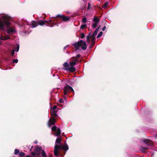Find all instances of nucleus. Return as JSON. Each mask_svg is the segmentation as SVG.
<instances>
[{"label":"nucleus","instance_id":"obj_24","mask_svg":"<svg viewBox=\"0 0 157 157\" xmlns=\"http://www.w3.org/2000/svg\"><path fill=\"white\" fill-rule=\"evenodd\" d=\"M42 157H47L46 156V154L44 151H42Z\"/></svg>","mask_w":157,"mask_h":157},{"label":"nucleus","instance_id":"obj_1","mask_svg":"<svg viewBox=\"0 0 157 157\" xmlns=\"http://www.w3.org/2000/svg\"><path fill=\"white\" fill-rule=\"evenodd\" d=\"M10 17L6 14H0V40H6L9 38L8 35L4 36L3 34H6L4 32L5 28H7V32L8 33L14 32L15 29L13 27H10V24L8 20Z\"/></svg>","mask_w":157,"mask_h":157},{"label":"nucleus","instance_id":"obj_19","mask_svg":"<svg viewBox=\"0 0 157 157\" xmlns=\"http://www.w3.org/2000/svg\"><path fill=\"white\" fill-rule=\"evenodd\" d=\"M86 24L85 23H84V24H83L81 25L80 27V28H81V29H83L84 28L86 27Z\"/></svg>","mask_w":157,"mask_h":157},{"label":"nucleus","instance_id":"obj_4","mask_svg":"<svg viewBox=\"0 0 157 157\" xmlns=\"http://www.w3.org/2000/svg\"><path fill=\"white\" fill-rule=\"evenodd\" d=\"M100 27V26H99L97 29L95 30L93 34L90 36V33L87 36V41H88L89 42H90V39L91 38L92 43L93 44H94V40L95 39V36L97 34Z\"/></svg>","mask_w":157,"mask_h":157},{"label":"nucleus","instance_id":"obj_21","mask_svg":"<svg viewBox=\"0 0 157 157\" xmlns=\"http://www.w3.org/2000/svg\"><path fill=\"white\" fill-rule=\"evenodd\" d=\"M98 23H94L92 25V26L93 27V28H95L98 24Z\"/></svg>","mask_w":157,"mask_h":157},{"label":"nucleus","instance_id":"obj_25","mask_svg":"<svg viewBox=\"0 0 157 157\" xmlns=\"http://www.w3.org/2000/svg\"><path fill=\"white\" fill-rule=\"evenodd\" d=\"M102 33H103L102 32H100V33L98 34V35L97 38H98L101 37L102 35Z\"/></svg>","mask_w":157,"mask_h":157},{"label":"nucleus","instance_id":"obj_29","mask_svg":"<svg viewBox=\"0 0 157 157\" xmlns=\"http://www.w3.org/2000/svg\"><path fill=\"white\" fill-rule=\"evenodd\" d=\"M85 35L83 33H82L80 35V37L81 38H83L84 37Z\"/></svg>","mask_w":157,"mask_h":157},{"label":"nucleus","instance_id":"obj_12","mask_svg":"<svg viewBox=\"0 0 157 157\" xmlns=\"http://www.w3.org/2000/svg\"><path fill=\"white\" fill-rule=\"evenodd\" d=\"M144 143L146 144L149 146H152V144L151 140H144Z\"/></svg>","mask_w":157,"mask_h":157},{"label":"nucleus","instance_id":"obj_9","mask_svg":"<svg viewBox=\"0 0 157 157\" xmlns=\"http://www.w3.org/2000/svg\"><path fill=\"white\" fill-rule=\"evenodd\" d=\"M55 117H52L48 121V125L49 127H50L51 125L54 124L55 121Z\"/></svg>","mask_w":157,"mask_h":157},{"label":"nucleus","instance_id":"obj_6","mask_svg":"<svg viewBox=\"0 0 157 157\" xmlns=\"http://www.w3.org/2000/svg\"><path fill=\"white\" fill-rule=\"evenodd\" d=\"M63 66L64 67L65 70L70 71L71 72H74L76 70L72 67H71L70 64L69 65L67 63L65 62L63 64Z\"/></svg>","mask_w":157,"mask_h":157},{"label":"nucleus","instance_id":"obj_7","mask_svg":"<svg viewBox=\"0 0 157 157\" xmlns=\"http://www.w3.org/2000/svg\"><path fill=\"white\" fill-rule=\"evenodd\" d=\"M73 88L68 85H66L64 88V94L66 95L71 91H73Z\"/></svg>","mask_w":157,"mask_h":157},{"label":"nucleus","instance_id":"obj_39","mask_svg":"<svg viewBox=\"0 0 157 157\" xmlns=\"http://www.w3.org/2000/svg\"><path fill=\"white\" fill-rule=\"evenodd\" d=\"M50 157H52V156L51 155H50Z\"/></svg>","mask_w":157,"mask_h":157},{"label":"nucleus","instance_id":"obj_16","mask_svg":"<svg viewBox=\"0 0 157 157\" xmlns=\"http://www.w3.org/2000/svg\"><path fill=\"white\" fill-rule=\"evenodd\" d=\"M61 134V131L59 128H58L56 132V134H55V136H59Z\"/></svg>","mask_w":157,"mask_h":157},{"label":"nucleus","instance_id":"obj_8","mask_svg":"<svg viewBox=\"0 0 157 157\" xmlns=\"http://www.w3.org/2000/svg\"><path fill=\"white\" fill-rule=\"evenodd\" d=\"M52 22L51 20H49V21H43V20H40L37 22L38 25H44L45 23H48V24H50Z\"/></svg>","mask_w":157,"mask_h":157},{"label":"nucleus","instance_id":"obj_32","mask_svg":"<svg viewBox=\"0 0 157 157\" xmlns=\"http://www.w3.org/2000/svg\"><path fill=\"white\" fill-rule=\"evenodd\" d=\"M91 7V5L90 3H89L88 5V7L87 9H89Z\"/></svg>","mask_w":157,"mask_h":157},{"label":"nucleus","instance_id":"obj_30","mask_svg":"<svg viewBox=\"0 0 157 157\" xmlns=\"http://www.w3.org/2000/svg\"><path fill=\"white\" fill-rule=\"evenodd\" d=\"M59 101L60 103H63V101L62 99H59Z\"/></svg>","mask_w":157,"mask_h":157},{"label":"nucleus","instance_id":"obj_28","mask_svg":"<svg viewBox=\"0 0 157 157\" xmlns=\"http://www.w3.org/2000/svg\"><path fill=\"white\" fill-rule=\"evenodd\" d=\"M18 61V59H14L13 60V63H17Z\"/></svg>","mask_w":157,"mask_h":157},{"label":"nucleus","instance_id":"obj_26","mask_svg":"<svg viewBox=\"0 0 157 157\" xmlns=\"http://www.w3.org/2000/svg\"><path fill=\"white\" fill-rule=\"evenodd\" d=\"M56 126L53 127L52 128V130L53 131H55L56 130Z\"/></svg>","mask_w":157,"mask_h":157},{"label":"nucleus","instance_id":"obj_20","mask_svg":"<svg viewBox=\"0 0 157 157\" xmlns=\"http://www.w3.org/2000/svg\"><path fill=\"white\" fill-rule=\"evenodd\" d=\"M19 152V150L17 149H15L14 150V154L15 155H17V154H18Z\"/></svg>","mask_w":157,"mask_h":157},{"label":"nucleus","instance_id":"obj_10","mask_svg":"<svg viewBox=\"0 0 157 157\" xmlns=\"http://www.w3.org/2000/svg\"><path fill=\"white\" fill-rule=\"evenodd\" d=\"M57 17L62 18L63 20L64 21H66L69 20L70 17H65L63 15H58L56 16Z\"/></svg>","mask_w":157,"mask_h":157},{"label":"nucleus","instance_id":"obj_11","mask_svg":"<svg viewBox=\"0 0 157 157\" xmlns=\"http://www.w3.org/2000/svg\"><path fill=\"white\" fill-rule=\"evenodd\" d=\"M57 111L56 110L51 109V113L52 116L56 117L57 116Z\"/></svg>","mask_w":157,"mask_h":157},{"label":"nucleus","instance_id":"obj_2","mask_svg":"<svg viewBox=\"0 0 157 157\" xmlns=\"http://www.w3.org/2000/svg\"><path fill=\"white\" fill-rule=\"evenodd\" d=\"M61 141V138H57L56 141V145L55 146L54 152V155L56 156H58L60 155V154L59 152V150L62 149L65 151H67L68 149V147L66 144L60 145H58V144L60 143Z\"/></svg>","mask_w":157,"mask_h":157},{"label":"nucleus","instance_id":"obj_5","mask_svg":"<svg viewBox=\"0 0 157 157\" xmlns=\"http://www.w3.org/2000/svg\"><path fill=\"white\" fill-rule=\"evenodd\" d=\"M35 152H32V155L33 156H37L38 157H40L41 155H42V151H44L42 150L41 147H36L35 149Z\"/></svg>","mask_w":157,"mask_h":157},{"label":"nucleus","instance_id":"obj_17","mask_svg":"<svg viewBox=\"0 0 157 157\" xmlns=\"http://www.w3.org/2000/svg\"><path fill=\"white\" fill-rule=\"evenodd\" d=\"M147 149H148V148L147 147H141V150L143 152H145L146 150Z\"/></svg>","mask_w":157,"mask_h":157},{"label":"nucleus","instance_id":"obj_15","mask_svg":"<svg viewBox=\"0 0 157 157\" xmlns=\"http://www.w3.org/2000/svg\"><path fill=\"white\" fill-rule=\"evenodd\" d=\"M78 61V60L77 59H75V60L74 62H70V64L71 67H73L75 69V68L74 67V66L75 65L76 63V61Z\"/></svg>","mask_w":157,"mask_h":157},{"label":"nucleus","instance_id":"obj_33","mask_svg":"<svg viewBox=\"0 0 157 157\" xmlns=\"http://www.w3.org/2000/svg\"><path fill=\"white\" fill-rule=\"evenodd\" d=\"M106 29V26H104L102 29V30L103 31H104L105 30V29Z\"/></svg>","mask_w":157,"mask_h":157},{"label":"nucleus","instance_id":"obj_37","mask_svg":"<svg viewBox=\"0 0 157 157\" xmlns=\"http://www.w3.org/2000/svg\"><path fill=\"white\" fill-rule=\"evenodd\" d=\"M33 146H32L31 148V149L30 150V151H31V150L33 148Z\"/></svg>","mask_w":157,"mask_h":157},{"label":"nucleus","instance_id":"obj_34","mask_svg":"<svg viewBox=\"0 0 157 157\" xmlns=\"http://www.w3.org/2000/svg\"><path fill=\"white\" fill-rule=\"evenodd\" d=\"M80 57V55H77L76 56V57L79 58Z\"/></svg>","mask_w":157,"mask_h":157},{"label":"nucleus","instance_id":"obj_38","mask_svg":"<svg viewBox=\"0 0 157 157\" xmlns=\"http://www.w3.org/2000/svg\"><path fill=\"white\" fill-rule=\"evenodd\" d=\"M25 157H30L28 155V156H26Z\"/></svg>","mask_w":157,"mask_h":157},{"label":"nucleus","instance_id":"obj_22","mask_svg":"<svg viewBox=\"0 0 157 157\" xmlns=\"http://www.w3.org/2000/svg\"><path fill=\"white\" fill-rule=\"evenodd\" d=\"M24 153L22 152H20L19 154V156L20 157H22L24 156Z\"/></svg>","mask_w":157,"mask_h":157},{"label":"nucleus","instance_id":"obj_27","mask_svg":"<svg viewBox=\"0 0 157 157\" xmlns=\"http://www.w3.org/2000/svg\"><path fill=\"white\" fill-rule=\"evenodd\" d=\"M108 5V2H105L104 3L103 7L104 8L106 7Z\"/></svg>","mask_w":157,"mask_h":157},{"label":"nucleus","instance_id":"obj_23","mask_svg":"<svg viewBox=\"0 0 157 157\" xmlns=\"http://www.w3.org/2000/svg\"><path fill=\"white\" fill-rule=\"evenodd\" d=\"M87 21V19H86V17H84L82 19V22H83V23H86V22Z\"/></svg>","mask_w":157,"mask_h":157},{"label":"nucleus","instance_id":"obj_13","mask_svg":"<svg viewBox=\"0 0 157 157\" xmlns=\"http://www.w3.org/2000/svg\"><path fill=\"white\" fill-rule=\"evenodd\" d=\"M38 25L37 22L32 21L31 22V27L32 28H34L36 27Z\"/></svg>","mask_w":157,"mask_h":157},{"label":"nucleus","instance_id":"obj_35","mask_svg":"<svg viewBox=\"0 0 157 157\" xmlns=\"http://www.w3.org/2000/svg\"><path fill=\"white\" fill-rule=\"evenodd\" d=\"M68 47V45H67L64 48V49H65L67 47Z\"/></svg>","mask_w":157,"mask_h":157},{"label":"nucleus","instance_id":"obj_14","mask_svg":"<svg viewBox=\"0 0 157 157\" xmlns=\"http://www.w3.org/2000/svg\"><path fill=\"white\" fill-rule=\"evenodd\" d=\"M19 48V44H17V48L13 50L11 52V54L12 56H13L14 55V52H17L18 51Z\"/></svg>","mask_w":157,"mask_h":157},{"label":"nucleus","instance_id":"obj_36","mask_svg":"<svg viewBox=\"0 0 157 157\" xmlns=\"http://www.w3.org/2000/svg\"><path fill=\"white\" fill-rule=\"evenodd\" d=\"M37 141H36L34 142V143L35 144H37Z\"/></svg>","mask_w":157,"mask_h":157},{"label":"nucleus","instance_id":"obj_18","mask_svg":"<svg viewBox=\"0 0 157 157\" xmlns=\"http://www.w3.org/2000/svg\"><path fill=\"white\" fill-rule=\"evenodd\" d=\"M93 20L95 22L97 23H98L99 21V19L98 18H94Z\"/></svg>","mask_w":157,"mask_h":157},{"label":"nucleus","instance_id":"obj_31","mask_svg":"<svg viewBox=\"0 0 157 157\" xmlns=\"http://www.w3.org/2000/svg\"><path fill=\"white\" fill-rule=\"evenodd\" d=\"M56 108H57V107L56 106H54L52 108H51V109L56 110Z\"/></svg>","mask_w":157,"mask_h":157},{"label":"nucleus","instance_id":"obj_3","mask_svg":"<svg viewBox=\"0 0 157 157\" xmlns=\"http://www.w3.org/2000/svg\"><path fill=\"white\" fill-rule=\"evenodd\" d=\"M73 45L75 47L76 50H78L80 47L83 50H85L86 49L87 46L86 44L85 41H83L82 40H80L78 42L75 43Z\"/></svg>","mask_w":157,"mask_h":157}]
</instances>
